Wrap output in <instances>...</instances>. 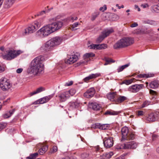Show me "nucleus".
I'll return each instance as SVG.
<instances>
[{"mask_svg": "<svg viewBox=\"0 0 159 159\" xmlns=\"http://www.w3.org/2000/svg\"><path fill=\"white\" fill-rule=\"evenodd\" d=\"M44 60V57L41 55L35 58L30 64L27 70V73L34 75H37L41 73L44 70L43 61Z\"/></svg>", "mask_w": 159, "mask_h": 159, "instance_id": "nucleus-1", "label": "nucleus"}, {"mask_svg": "<svg viewBox=\"0 0 159 159\" xmlns=\"http://www.w3.org/2000/svg\"><path fill=\"white\" fill-rule=\"evenodd\" d=\"M134 43L133 39L130 38H124L120 39L114 45V48L116 49L129 46Z\"/></svg>", "mask_w": 159, "mask_h": 159, "instance_id": "nucleus-2", "label": "nucleus"}, {"mask_svg": "<svg viewBox=\"0 0 159 159\" xmlns=\"http://www.w3.org/2000/svg\"><path fill=\"white\" fill-rule=\"evenodd\" d=\"M53 32L49 24L44 26L37 32V35L40 38H43L48 36Z\"/></svg>", "mask_w": 159, "mask_h": 159, "instance_id": "nucleus-3", "label": "nucleus"}, {"mask_svg": "<svg viewBox=\"0 0 159 159\" xmlns=\"http://www.w3.org/2000/svg\"><path fill=\"white\" fill-rule=\"evenodd\" d=\"M122 138L121 140H133L135 137V134L129 132L127 127H124L121 130Z\"/></svg>", "mask_w": 159, "mask_h": 159, "instance_id": "nucleus-4", "label": "nucleus"}, {"mask_svg": "<svg viewBox=\"0 0 159 159\" xmlns=\"http://www.w3.org/2000/svg\"><path fill=\"white\" fill-rule=\"evenodd\" d=\"M7 54L2 55V58L7 60H11L20 55L22 52L20 50H10L8 51Z\"/></svg>", "mask_w": 159, "mask_h": 159, "instance_id": "nucleus-5", "label": "nucleus"}, {"mask_svg": "<svg viewBox=\"0 0 159 159\" xmlns=\"http://www.w3.org/2000/svg\"><path fill=\"white\" fill-rule=\"evenodd\" d=\"M0 87L2 90L6 91L11 88V84L8 80L2 77L0 80Z\"/></svg>", "mask_w": 159, "mask_h": 159, "instance_id": "nucleus-6", "label": "nucleus"}, {"mask_svg": "<svg viewBox=\"0 0 159 159\" xmlns=\"http://www.w3.org/2000/svg\"><path fill=\"white\" fill-rule=\"evenodd\" d=\"M51 26L53 32L57 31L61 28L63 25V23L62 21H58L55 22H52L49 24Z\"/></svg>", "mask_w": 159, "mask_h": 159, "instance_id": "nucleus-7", "label": "nucleus"}, {"mask_svg": "<svg viewBox=\"0 0 159 159\" xmlns=\"http://www.w3.org/2000/svg\"><path fill=\"white\" fill-rule=\"evenodd\" d=\"M143 85V84H136L130 86L128 88V91L132 93H136L141 89Z\"/></svg>", "mask_w": 159, "mask_h": 159, "instance_id": "nucleus-8", "label": "nucleus"}, {"mask_svg": "<svg viewBox=\"0 0 159 159\" xmlns=\"http://www.w3.org/2000/svg\"><path fill=\"white\" fill-rule=\"evenodd\" d=\"M95 92V90L94 88H91L84 93V96L87 98H91L94 96Z\"/></svg>", "mask_w": 159, "mask_h": 159, "instance_id": "nucleus-9", "label": "nucleus"}, {"mask_svg": "<svg viewBox=\"0 0 159 159\" xmlns=\"http://www.w3.org/2000/svg\"><path fill=\"white\" fill-rule=\"evenodd\" d=\"M138 146V144L134 141L127 142L124 144V149H135Z\"/></svg>", "mask_w": 159, "mask_h": 159, "instance_id": "nucleus-10", "label": "nucleus"}, {"mask_svg": "<svg viewBox=\"0 0 159 159\" xmlns=\"http://www.w3.org/2000/svg\"><path fill=\"white\" fill-rule=\"evenodd\" d=\"M103 143L104 146L107 148L112 147L114 143V141L112 138H105L103 140Z\"/></svg>", "mask_w": 159, "mask_h": 159, "instance_id": "nucleus-11", "label": "nucleus"}, {"mask_svg": "<svg viewBox=\"0 0 159 159\" xmlns=\"http://www.w3.org/2000/svg\"><path fill=\"white\" fill-rule=\"evenodd\" d=\"M63 38L61 37L56 36L51 39V41L52 42V43L55 46L61 44V43L63 41Z\"/></svg>", "mask_w": 159, "mask_h": 159, "instance_id": "nucleus-12", "label": "nucleus"}, {"mask_svg": "<svg viewBox=\"0 0 159 159\" xmlns=\"http://www.w3.org/2000/svg\"><path fill=\"white\" fill-rule=\"evenodd\" d=\"M78 59V57L76 55H69L67 59L65 61L66 63L68 64H72L76 61Z\"/></svg>", "mask_w": 159, "mask_h": 159, "instance_id": "nucleus-13", "label": "nucleus"}, {"mask_svg": "<svg viewBox=\"0 0 159 159\" xmlns=\"http://www.w3.org/2000/svg\"><path fill=\"white\" fill-rule=\"evenodd\" d=\"M68 92L66 91L60 93L58 96L59 100L61 102H64L69 98Z\"/></svg>", "mask_w": 159, "mask_h": 159, "instance_id": "nucleus-14", "label": "nucleus"}, {"mask_svg": "<svg viewBox=\"0 0 159 159\" xmlns=\"http://www.w3.org/2000/svg\"><path fill=\"white\" fill-rule=\"evenodd\" d=\"M93 127L96 128L105 130L109 128V125L107 124H101L99 123H96L93 125Z\"/></svg>", "mask_w": 159, "mask_h": 159, "instance_id": "nucleus-15", "label": "nucleus"}, {"mask_svg": "<svg viewBox=\"0 0 159 159\" xmlns=\"http://www.w3.org/2000/svg\"><path fill=\"white\" fill-rule=\"evenodd\" d=\"M51 40L47 41L44 44V49L47 51H50L52 50L54 47V44Z\"/></svg>", "mask_w": 159, "mask_h": 159, "instance_id": "nucleus-16", "label": "nucleus"}, {"mask_svg": "<svg viewBox=\"0 0 159 159\" xmlns=\"http://www.w3.org/2000/svg\"><path fill=\"white\" fill-rule=\"evenodd\" d=\"M88 107L93 110L98 111L100 110L101 107L100 105L96 102H89V103Z\"/></svg>", "mask_w": 159, "mask_h": 159, "instance_id": "nucleus-17", "label": "nucleus"}, {"mask_svg": "<svg viewBox=\"0 0 159 159\" xmlns=\"http://www.w3.org/2000/svg\"><path fill=\"white\" fill-rule=\"evenodd\" d=\"M101 75L100 73H96L95 74H92L88 76L85 78L84 79V81L86 82H88L89 80L93 79H95Z\"/></svg>", "mask_w": 159, "mask_h": 159, "instance_id": "nucleus-18", "label": "nucleus"}, {"mask_svg": "<svg viewBox=\"0 0 159 159\" xmlns=\"http://www.w3.org/2000/svg\"><path fill=\"white\" fill-rule=\"evenodd\" d=\"M33 25H30L25 30V31L23 34L25 35H27L29 34H32L36 30Z\"/></svg>", "mask_w": 159, "mask_h": 159, "instance_id": "nucleus-19", "label": "nucleus"}, {"mask_svg": "<svg viewBox=\"0 0 159 159\" xmlns=\"http://www.w3.org/2000/svg\"><path fill=\"white\" fill-rule=\"evenodd\" d=\"M116 96V93L115 92H111L107 94V98L111 101H114L116 102V100L115 98Z\"/></svg>", "mask_w": 159, "mask_h": 159, "instance_id": "nucleus-20", "label": "nucleus"}, {"mask_svg": "<svg viewBox=\"0 0 159 159\" xmlns=\"http://www.w3.org/2000/svg\"><path fill=\"white\" fill-rule=\"evenodd\" d=\"M16 0H5L4 6L5 8H8L11 7L14 2Z\"/></svg>", "mask_w": 159, "mask_h": 159, "instance_id": "nucleus-21", "label": "nucleus"}, {"mask_svg": "<svg viewBox=\"0 0 159 159\" xmlns=\"http://www.w3.org/2000/svg\"><path fill=\"white\" fill-rule=\"evenodd\" d=\"M69 106V110H72L74 108H77L79 105V103L77 102H70L68 104Z\"/></svg>", "mask_w": 159, "mask_h": 159, "instance_id": "nucleus-22", "label": "nucleus"}, {"mask_svg": "<svg viewBox=\"0 0 159 159\" xmlns=\"http://www.w3.org/2000/svg\"><path fill=\"white\" fill-rule=\"evenodd\" d=\"M113 153L112 152L103 154L101 156H100L101 159H109L113 155Z\"/></svg>", "mask_w": 159, "mask_h": 159, "instance_id": "nucleus-23", "label": "nucleus"}, {"mask_svg": "<svg viewBox=\"0 0 159 159\" xmlns=\"http://www.w3.org/2000/svg\"><path fill=\"white\" fill-rule=\"evenodd\" d=\"M114 31L113 29L112 28H111L109 29L105 30L102 32V34L106 38L110 34L113 33Z\"/></svg>", "mask_w": 159, "mask_h": 159, "instance_id": "nucleus-24", "label": "nucleus"}, {"mask_svg": "<svg viewBox=\"0 0 159 159\" xmlns=\"http://www.w3.org/2000/svg\"><path fill=\"white\" fill-rule=\"evenodd\" d=\"M45 90V89L42 87H40L37 88L36 90L31 92L30 93V96H32L33 95H35L37 93H39Z\"/></svg>", "mask_w": 159, "mask_h": 159, "instance_id": "nucleus-25", "label": "nucleus"}, {"mask_svg": "<svg viewBox=\"0 0 159 159\" xmlns=\"http://www.w3.org/2000/svg\"><path fill=\"white\" fill-rule=\"evenodd\" d=\"M52 97V95H49L48 96L44 97L39 99L40 104H43L48 102Z\"/></svg>", "mask_w": 159, "mask_h": 159, "instance_id": "nucleus-26", "label": "nucleus"}, {"mask_svg": "<svg viewBox=\"0 0 159 159\" xmlns=\"http://www.w3.org/2000/svg\"><path fill=\"white\" fill-rule=\"evenodd\" d=\"M146 120L149 122H152L156 121L153 113L149 114L146 118Z\"/></svg>", "mask_w": 159, "mask_h": 159, "instance_id": "nucleus-27", "label": "nucleus"}, {"mask_svg": "<svg viewBox=\"0 0 159 159\" xmlns=\"http://www.w3.org/2000/svg\"><path fill=\"white\" fill-rule=\"evenodd\" d=\"M150 87L151 88L154 89L158 87L159 85V82L155 80L149 84Z\"/></svg>", "mask_w": 159, "mask_h": 159, "instance_id": "nucleus-28", "label": "nucleus"}, {"mask_svg": "<svg viewBox=\"0 0 159 159\" xmlns=\"http://www.w3.org/2000/svg\"><path fill=\"white\" fill-rule=\"evenodd\" d=\"M127 99L126 97L124 96H119L116 100V103L117 104L123 102Z\"/></svg>", "mask_w": 159, "mask_h": 159, "instance_id": "nucleus-29", "label": "nucleus"}, {"mask_svg": "<svg viewBox=\"0 0 159 159\" xmlns=\"http://www.w3.org/2000/svg\"><path fill=\"white\" fill-rule=\"evenodd\" d=\"M15 109H13L12 110L10 111L3 115V117L5 118H7L10 117L15 112Z\"/></svg>", "mask_w": 159, "mask_h": 159, "instance_id": "nucleus-30", "label": "nucleus"}, {"mask_svg": "<svg viewBox=\"0 0 159 159\" xmlns=\"http://www.w3.org/2000/svg\"><path fill=\"white\" fill-rule=\"evenodd\" d=\"M153 75L151 74H139L137 76V78H148L153 77Z\"/></svg>", "mask_w": 159, "mask_h": 159, "instance_id": "nucleus-31", "label": "nucleus"}, {"mask_svg": "<svg viewBox=\"0 0 159 159\" xmlns=\"http://www.w3.org/2000/svg\"><path fill=\"white\" fill-rule=\"evenodd\" d=\"M130 65V63H129L125 65L119 66L117 69V71L120 72L123 71L125 69L128 67Z\"/></svg>", "mask_w": 159, "mask_h": 159, "instance_id": "nucleus-32", "label": "nucleus"}, {"mask_svg": "<svg viewBox=\"0 0 159 159\" xmlns=\"http://www.w3.org/2000/svg\"><path fill=\"white\" fill-rule=\"evenodd\" d=\"M48 147L47 146L42 147L39 151V152L40 155H43L47 150Z\"/></svg>", "mask_w": 159, "mask_h": 159, "instance_id": "nucleus-33", "label": "nucleus"}, {"mask_svg": "<svg viewBox=\"0 0 159 159\" xmlns=\"http://www.w3.org/2000/svg\"><path fill=\"white\" fill-rule=\"evenodd\" d=\"M151 10L156 12H159V3L153 5L151 7Z\"/></svg>", "mask_w": 159, "mask_h": 159, "instance_id": "nucleus-34", "label": "nucleus"}, {"mask_svg": "<svg viewBox=\"0 0 159 159\" xmlns=\"http://www.w3.org/2000/svg\"><path fill=\"white\" fill-rule=\"evenodd\" d=\"M38 153L37 152L32 153L30 154V156L27 157L26 158L28 159H34L38 157Z\"/></svg>", "mask_w": 159, "mask_h": 159, "instance_id": "nucleus-35", "label": "nucleus"}, {"mask_svg": "<svg viewBox=\"0 0 159 159\" xmlns=\"http://www.w3.org/2000/svg\"><path fill=\"white\" fill-rule=\"evenodd\" d=\"M98 50L105 49L107 48V45L106 44H98Z\"/></svg>", "mask_w": 159, "mask_h": 159, "instance_id": "nucleus-36", "label": "nucleus"}, {"mask_svg": "<svg viewBox=\"0 0 159 159\" xmlns=\"http://www.w3.org/2000/svg\"><path fill=\"white\" fill-rule=\"evenodd\" d=\"M95 54L92 52L86 53L84 55V59H86L90 57H94L95 56Z\"/></svg>", "mask_w": 159, "mask_h": 159, "instance_id": "nucleus-37", "label": "nucleus"}, {"mask_svg": "<svg viewBox=\"0 0 159 159\" xmlns=\"http://www.w3.org/2000/svg\"><path fill=\"white\" fill-rule=\"evenodd\" d=\"M118 114L117 112L113 111H107L105 113V115H115Z\"/></svg>", "mask_w": 159, "mask_h": 159, "instance_id": "nucleus-38", "label": "nucleus"}, {"mask_svg": "<svg viewBox=\"0 0 159 159\" xmlns=\"http://www.w3.org/2000/svg\"><path fill=\"white\" fill-rule=\"evenodd\" d=\"M105 38L103 35L102 33V35H100L96 39V42L97 43H101Z\"/></svg>", "mask_w": 159, "mask_h": 159, "instance_id": "nucleus-39", "label": "nucleus"}, {"mask_svg": "<svg viewBox=\"0 0 159 159\" xmlns=\"http://www.w3.org/2000/svg\"><path fill=\"white\" fill-rule=\"evenodd\" d=\"M135 79L134 78H133L130 80H125L123 81V84H125L126 85H129L131 84L134 81Z\"/></svg>", "mask_w": 159, "mask_h": 159, "instance_id": "nucleus-40", "label": "nucleus"}, {"mask_svg": "<svg viewBox=\"0 0 159 159\" xmlns=\"http://www.w3.org/2000/svg\"><path fill=\"white\" fill-rule=\"evenodd\" d=\"M31 25H33L35 27V29L36 30L40 27V24L39 22L37 21H35L34 22V24Z\"/></svg>", "mask_w": 159, "mask_h": 159, "instance_id": "nucleus-41", "label": "nucleus"}, {"mask_svg": "<svg viewBox=\"0 0 159 159\" xmlns=\"http://www.w3.org/2000/svg\"><path fill=\"white\" fill-rule=\"evenodd\" d=\"M67 92H68V95L69 96V97L70 96H73L75 93V90L73 89H71L69 91H66Z\"/></svg>", "mask_w": 159, "mask_h": 159, "instance_id": "nucleus-42", "label": "nucleus"}, {"mask_svg": "<svg viewBox=\"0 0 159 159\" xmlns=\"http://www.w3.org/2000/svg\"><path fill=\"white\" fill-rule=\"evenodd\" d=\"M150 103V102L149 101H145L143 103L141 107L142 108L145 107L149 105Z\"/></svg>", "mask_w": 159, "mask_h": 159, "instance_id": "nucleus-43", "label": "nucleus"}, {"mask_svg": "<svg viewBox=\"0 0 159 159\" xmlns=\"http://www.w3.org/2000/svg\"><path fill=\"white\" fill-rule=\"evenodd\" d=\"M145 112L143 111L139 110L136 111V115L137 116H143L144 115Z\"/></svg>", "mask_w": 159, "mask_h": 159, "instance_id": "nucleus-44", "label": "nucleus"}, {"mask_svg": "<svg viewBox=\"0 0 159 159\" xmlns=\"http://www.w3.org/2000/svg\"><path fill=\"white\" fill-rule=\"evenodd\" d=\"M98 44H91L89 46H88V47L90 48V49H96L98 50Z\"/></svg>", "mask_w": 159, "mask_h": 159, "instance_id": "nucleus-45", "label": "nucleus"}, {"mask_svg": "<svg viewBox=\"0 0 159 159\" xmlns=\"http://www.w3.org/2000/svg\"><path fill=\"white\" fill-rule=\"evenodd\" d=\"M7 126V124L6 123H2L0 124V129L1 130L5 128Z\"/></svg>", "mask_w": 159, "mask_h": 159, "instance_id": "nucleus-46", "label": "nucleus"}, {"mask_svg": "<svg viewBox=\"0 0 159 159\" xmlns=\"http://www.w3.org/2000/svg\"><path fill=\"white\" fill-rule=\"evenodd\" d=\"M81 156L83 159L88 158L89 157V154L86 153H84L82 154Z\"/></svg>", "mask_w": 159, "mask_h": 159, "instance_id": "nucleus-47", "label": "nucleus"}, {"mask_svg": "<svg viewBox=\"0 0 159 159\" xmlns=\"http://www.w3.org/2000/svg\"><path fill=\"white\" fill-rule=\"evenodd\" d=\"M155 117L157 120L159 118V111H156L153 113Z\"/></svg>", "mask_w": 159, "mask_h": 159, "instance_id": "nucleus-48", "label": "nucleus"}, {"mask_svg": "<svg viewBox=\"0 0 159 159\" xmlns=\"http://www.w3.org/2000/svg\"><path fill=\"white\" fill-rule=\"evenodd\" d=\"M79 25L78 22H76L74 23L72 26V30H77V29H75V28L77 27Z\"/></svg>", "mask_w": 159, "mask_h": 159, "instance_id": "nucleus-49", "label": "nucleus"}, {"mask_svg": "<svg viewBox=\"0 0 159 159\" xmlns=\"http://www.w3.org/2000/svg\"><path fill=\"white\" fill-rule=\"evenodd\" d=\"M57 148L56 146H54L53 147V148L51 151V153H53L57 151Z\"/></svg>", "mask_w": 159, "mask_h": 159, "instance_id": "nucleus-50", "label": "nucleus"}, {"mask_svg": "<svg viewBox=\"0 0 159 159\" xmlns=\"http://www.w3.org/2000/svg\"><path fill=\"white\" fill-rule=\"evenodd\" d=\"M73 84V81H68L66 82L64 86H69L72 85Z\"/></svg>", "mask_w": 159, "mask_h": 159, "instance_id": "nucleus-51", "label": "nucleus"}, {"mask_svg": "<svg viewBox=\"0 0 159 159\" xmlns=\"http://www.w3.org/2000/svg\"><path fill=\"white\" fill-rule=\"evenodd\" d=\"M107 8L106 5H104L103 7H100L99 10L100 11H104L105 10H106L107 9Z\"/></svg>", "mask_w": 159, "mask_h": 159, "instance_id": "nucleus-52", "label": "nucleus"}, {"mask_svg": "<svg viewBox=\"0 0 159 159\" xmlns=\"http://www.w3.org/2000/svg\"><path fill=\"white\" fill-rule=\"evenodd\" d=\"M5 70V68L3 66L0 65V73L4 71Z\"/></svg>", "mask_w": 159, "mask_h": 159, "instance_id": "nucleus-53", "label": "nucleus"}, {"mask_svg": "<svg viewBox=\"0 0 159 159\" xmlns=\"http://www.w3.org/2000/svg\"><path fill=\"white\" fill-rule=\"evenodd\" d=\"M95 151L97 152H101L102 151V149L99 146H97L95 148Z\"/></svg>", "mask_w": 159, "mask_h": 159, "instance_id": "nucleus-54", "label": "nucleus"}, {"mask_svg": "<svg viewBox=\"0 0 159 159\" xmlns=\"http://www.w3.org/2000/svg\"><path fill=\"white\" fill-rule=\"evenodd\" d=\"M23 70V69L22 68H20L16 70V72L17 73H20L22 72Z\"/></svg>", "mask_w": 159, "mask_h": 159, "instance_id": "nucleus-55", "label": "nucleus"}, {"mask_svg": "<svg viewBox=\"0 0 159 159\" xmlns=\"http://www.w3.org/2000/svg\"><path fill=\"white\" fill-rule=\"evenodd\" d=\"M138 24L137 23L134 22L133 24H131L130 26L131 27L133 28V27H136L138 26Z\"/></svg>", "mask_w": 159, "mask_h": 159, "instance_id": "nucleus-56", "label": "nucleus"}, {"mask_svg": "<svg viewBox=\"0 0 159 159\" xmlns=\"http://www.w3.org/2000/svg\"><path fill=\"white\" fill-rule=\"evenodd\" d=\"M142 7H143V8H145L147 7H149L148 5L147 4H142Z\"/></svg>", "mask_w": 159, "mask_h": 159, "instance_id": "nucleus-57", "label": "nucleus"}, {"mask_svg": "<svg viewBox=\"0 0 159 159\" xmlns=\"http://www.w3.org/2000/svg\"><path fill=\"white\" fill-rule=\"evenodd\" d=\"M145 23L150 24H151L153 23L152 21H151V20H149L145 21Z\"/></svg>", "mask_w": 159, "mask_h": 159, "instance_id": "nucleus-58", "label": "nucleus"}, {"mask_svg": "<svg viewBox=\"0 0 159 159\" xmlns=\"http://www.w3.org/2000/svg\"><path fill=\"white\" fill-rule=\"evenodd\" d=\"M77 19V17H70V20H72V21H73L75 20H76Z\"/></svg>", "mask_w": 159, "mask_h": 159, "instance_id": "nucleus-59", "label": "nucleus"}, {"mask_svg": "<svg viewBox=\"0 0 159 159\" xmlns=\"http://www.w3.org/2000/svg\"><path fill=\"white\" fill-rule=\"evenodd\" d=\"M34 104H40V100L39 99V100L35 101L34 102Z\"/></svg>", "mask_w": 159, "mask_h": 159, "instance_id": "nucleus-60", "label": "nucleus"}, {"mask_svg": "<svg viewBox=\"0 0 159 159\" xmlns=\"http://www.w3.org/2000/svg\"><path fill=\"white\" fill-rule=\"evenodd\" d=\"M56 18H51L50 19L49 21L50 22H52V21H55L56 20Z\"/></svg>", "mask_w": 159, "mask_h": 159, "instance_id": "nucleus-61", "label": "nucleus"}, {"mask_svg": "<svg viewBox=\"0 0 159 159\" xmlns=\"http://www.w3.org/2000/svg\"><path fill=\"white\" fill-rule=\"evenodd\" d=\"M106 61H107L109 63V62H114V61H112V60L111 59V60L107 59V60H106Z\"/></svg>", "mask_w": 159, "mask_h": 159, "instance_id": "nucleus-62", "label": "nucleus"}, {"mask_svg": "<svg viewBox=\"0 0 159 159\" xmlns=\"http://www.w3.org/2000/svg\"><path fill=\"white\" fill-rule=\"evenodd\" d=\"M150 93L151 94H154L155 93V92L152 90H150Z\"/></svg>", "mask_w": 159, "mask_h": 159, "instance_id": "nucleus-63", "label": "nucleus"}, {"mask_svg": "<svg viewBox=\"0 0 159 159\" xmlns=\"http://www.w3.org/2000/svg\"><path fill=\"white\" fill-rule=\"evenodd\" d=\"M62 159H75L73 158V157H66L65 158H63Z\"/></svg>", "mask_w": 159, "mask_h": 159, "instance_id": "nucleus-64", "label": "nucleus"}]
</instances>
